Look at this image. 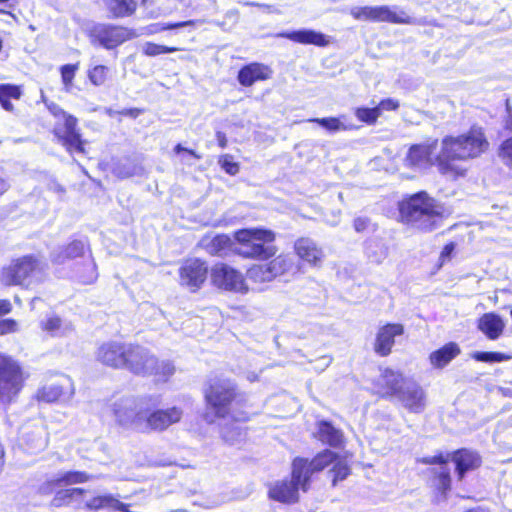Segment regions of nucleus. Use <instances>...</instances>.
Here are the masks:
<instances>
[{
  "mask_svg": "<svg viewBox=\"0 0 512 512\" xmlns=\"http://www.w3.org/2000/svg\"><path fill=\"white\" fill-rule=\"evenodd\" d=\"M234 252L243 259L256 260L246 271L255 283L271 282L288 273L293 261L289 254L278 253L276 233L264 227L241 228L233 233Z\"/></svg>",
  "mask_w": 512,
  "mask_h": 512,
  "instance_id": "1",
  "label": "nucleus"
},
{
  "mask_svg": "<svg viewBox=\"0 0 512 512\" xmlns=\"http://www.w3.org/2000/svg\"><path fill=\"white\" fill-rule=\"evenodd\" d=\"M490 149L485 129L473 124L458 135H446L436 156L438 172L453 181L466 177L468 169L461 162L481 157Z\"/></svg>",
  "mask_w": 512,
  "mask_h": 512,
  "instance_id": "2",
  "label": "nucleus"
},
{
  "mask_svg": "<svg viewBox=\"0 0 512 512\" xmlns=\"http://www.w3.org/2000/svg\"><path fill=\"white\" fill-rule=\"evenodd\" d=\"M331 461L329 454L317 453L312 458L295 457L291 462L289 477L270 482L267 498L283 505H295L300 502V492L310 491L314 475L323 471Z\"/></svg>",
  "mask_w": 512,
  "mask_h": 512,
  "instance_id": "3",
  "label": "nucleus"
},
{
  "mask_svg": "<svg viewBox=\"0 0 512 512\" xmlns=\"http://www.w3.org/2000/svg\"><path fill=\"white\" fill-rule=\"evenodd\" d=\"M100 360L109 367L126 368L134 374L153 376L157 381H167L174 367L138 345L107 343L100 348Z\"/></svg>",
  "mask_w": 512,
  "mask_h": 512,
  "instance_id": "4",
  "label": "nucleus"
},
{
  "mask_svg": "<svg viewBox=\"0 0 512 512\" xmlns=\"http://www.w3.org/2000/svg\"><path fill=\"white\" fill-rule=\"evenodd\" d=\"M202 393L206 409L216 418L230 417L235 421L249 419L248 399L234 380L211 376L205 381Z\"/></svg>",
  "mask_w": 512,
  "mask_h": 512,
  "instance_id": "5",
  "label": "nucleus"
},
{
  "mask_svg": "<svg viewBox=\"0 0 512 512\" xmlns=\"http://www.w3.org/2000/svg\"><path fill=\"white\" fill-rule=\"evenodd\" d=\"M398 221L420 232H431L446 216L444 205L427 191L405 195L397 204Z\"/></svg>",
  "mask_w": 512,
  "mask_h": 512,
  "instance_id": "6",
  "label": "nucleus"
},
{
  "mask_svg": "<svg viewBox=\"0 0 512 512\" xmlns=\"http://www.w3.org/2000/svg\"><path fill=\"white\" fill-rule=\"evenodd\" d=\"M45 264L34 255L15 258L2 268L0 282L5 286L28 287L34 279L44 272Z\"/></svg>",
  "mask_w": 512,
  "mask_h": 512,
  "instance_id": "7",
  "label": "nucleus"
},
{
  "mask_svg": "<svg viewBox=\"0 0 512 512\" xmlns=\"http://www.w3.org/2000/svg\"><path fill=\"white\" fill-rule=\"evenodd\" d=\"M26 376L20 364L11 356L0 353V403L14 402L22 388Z\"/></svg>",
  "mask_w": 512,
  "mask_h": 512,
  "instance_id": "8",
  "label": "nucleus"
},
{
  "mask_svg": "<svg viewBox=\"0 0 512 512\" xmlns=\"http://www.w3.org/2000/svg\"><path fill=\"white\" fill-rule=\"evenodd\" d=\"M49 111L64 122L55 127V135L68 151L84 152L80 135L76 132V119L67 116L66 113L55 103L47 104Z\"/></svg>",
  "mask_w": 512,
  "mask_h": 512,
  "instance_id": "9",
  "label": "nucleus"
},
{
  "mask_svg": "<svg viewBox=\"0 0 512 512\" xmlns=\"http://www.w3.org/2000/svg\"><path fill=\"white\" fill-rule=\"evenodd\" d=\"M424 464H438L428 470V485L433 493L440 498H445L451 490V476L448 467V458L443 455L424 457L420 460Z\"/></svg>",
  "mask_w": 512,
  "mask_h": 512,
  "instance_id": "10",
  "label": "nucleus"
},
{
  "mask_svg": "<svg viewBox=\"0 0 512 512\" xmlns=\"http://www.w3.org/2000/svg\"><path fill=\"white\" fill-rule=\"evenodd\" d=\"M209 267L205 260L200 258H186L182 261L179 270V283L181 286L195 293L201 289L208 278Z\"/></svg>",
  "mask_w": 512,
  "mask_h": 512,
  "instance_id": "11",
  "label": "nucleus"
},
{
  "mask_svg": "<svg viewBox=\"0 0 512 512\" xmlns=\"http://www.w3.org/2000/svg\"><path fill=\"white\" fill-rule=\"evenodd\" d=\"M404 382L405 377L402 372L386 367L382 369L380 375L373 380V393L381 399L397 398L403 388Z\"/></svg>",
  "mask_w": 512,
  "mask_h": 512,
  "instance_id": "12",
  "label": "nucleus"
},
{
  "mask_svg": "<svg viewBox=\"0 0 512 512\" xmlns=\"http://www.w3.org/2000/svg\"><path fill=\"white\" fill-rule=\"evenodd\" d=\"M405 333L402 323L387 322L381 325L375 334L373 350L380 357L389 356L396 344V338Z\"/></svg>",
  "mask_w": 512,
  "mask_h": 512,
  "instance_id": "13",
  "label": "nucleus"
},
{
  "mask_svg": "<svg viewBox=\"0 0 512 512\" xmlns=\"http://www.w3.org/2000/svg\"><path fill=\"white\" fill-rule=\"evenodd\" d=\"M212 282L218 288L228 291L247 290L243 275L227 264L220 263L211 270Z\"/></svg>",
  "mask_w": 512,
  "mask_h": 512,
  "instance_id": "14",
  "label": "nucleus"
},
{
  "mask_svg": "<svg viewBox=\"0 0 512 512\" xmlns=\"http://www.w3.org/2000/svg\"><path fill=\"white\" fill-rule=\"evenodd\" d=\"M311 438L329 448H344L346 437L343 430L329 420H318Z\"/></svg>",
  "mask_w": 512,
  "mask_h": 512,
  "instance_id": "15",
  "label": "nucleus"
},
{
  "mask_svg": "<svg viewBox=\"0 0 512 512\" xmlns=\"http://www.w3.org/2000/svg\"><path fill=\"white\" fill-rule=\"evenodd\" d=\"M437 146V139L411 145L405 156L406 164L412 168H430L436 165L434 154Z\"/></svg>",
  "mask_w": 512,
  "mask_h": 512,
  "instance_id": "16",
  "label": "nucleus"
},
{
  "mask_svg": "<svg viewBox=\"0 0 512 512\" xmlns=\"http://www.w3.org/2000/svg\"><path fill=\"white\" fill-rule=\"evenodd\" d=\"M77 502L78 508L94 509L96 502V495L93 491L85 490L82 488H70L58 491L52 499L54 507L68 505Z\"/></svg>",
  "mask_w": 512,
  "mask_h": 512,
  "instance_id": "17",
  "label": "nucleus"
},
{
  "mask_svg": "<svg viewBox=\"0 0 512 512\" xmlns=\"http://www.w3.org/2000/svg\"><path fill=\"white\" fill-rule=\"evenodd\" d=\"M273 76L272 68L262 62H250L240 67L237 81L243 87H251L257 82L270 80Z\"/></svg>",
  "mask_w": 512,
  "mask_h": 512,
  "instance_id": "18",
  "label": "nucleus"
},
{
  "mask_svg": "<svg viewBox=\"0 0 512 512\" xmlns=\"http://www.w3.org/2000/svg\"><path fill=\"white\" fill-rule=\"evenodd\" d=\"M183 416L180 407L167 409H156L149 412L145 417L146 427L154 431H164L173 424L178 423Z\"/></svg>",
  "mask_w": 512,
  "mask_h": 512,
  "instance_id": "19",
  "label": "nucleus"
},
{
  "mask_svg": "<svg viewBox=\"0 0 512 512\" xmlns=\"http://www.w3.org/2000/svg\"><path fill=\"white\" fill-rule=\"evenodd\" d=\"M296 256L310 266H320L324 259L322 248L309 237H299L293 245Z\"/></svg>",
  "mask_w": 512,
  "mask_h": 512,
  "instance_id": "20",
  "label": "nucleus"
},
{
  "mask_svg": "<svg viewBox=\"0 0 512 512\" xmlns=\"http://www.w3.org/2000/svg\"><path fill=\"white\" fill-rule=\"evenodd\" d=\"M278 37L290 40L294 43L313 45L316 47H327L330 44V40L327 35L312 29L284 31L279 33Z\"/></svg>",
  "mask_w": 512,
  "mask_h": 512,
  "instance_id": "21",
  "label": "nucleus"
},
{
  "mask_svg": "<svg viewBox=\"0 0 512 512\" xmlns=\"http://www.w3.org/2000/svg\"><path fill=\"white\" fill-rule=\"evenodd\" d=\"M397 398L407 410L413 413L422 412L426 405V393L424 389L415 382L406 386L404 389L402 388Z\"/></svg>",
  "mask_w": 512,
  "mask_h": 512,
  "instance_id": "22",
  "label": "nucleus"
},
{
  "mask_svg": "<svg viewBox=\"0 0 512 512\" xmlns=\"http://www.w3.org/2000/svg\"><path fill=\"white\" fill-rule=\"evenodd\" d=\"M134 37V32L122 26L107 25L98 32V42L107 49H113Z\"/></svg>",
  "mask_w": 512,
  "mask_h": 512,
  "instance_id": "23",
  "label": "nucleus"
},
{
  "mask_svg": "<svg viewBox=\"0 0 512 512\" xmlns=\"http://www.w3.org/2000/svg\"><path fill=\"white\" fill-rule=\"evenodd\" d=\"M153 0H103L109 16L114 19L126 18L135 14L138 6H147Z\"/></svg>",
  "mask_w": 512,
  "mask_h": 512,
  "instance_id": "24",
  "label": "nucleus"
},
{
  "mask_svg": "<svg viewBox=\"0 0 512 512\" xmlns=\"http://www.w3.org/2000/svg\"><path fill=\"white\" fill-rule=\"evenodd\" d=\"M68 391L69 397L74 393L72 383L69 378H63L59 382L48 383L41 386L36 392V399L46 403L60 400Z\"/></svg>",
  "mask_w": 512,
  "mask_h": 512,
  "instance_id": "25",
  "label": "nucleus"
},
{
  "mask_svg": "<svg viewBox=\"0 0 512 512\" xmlns=\"http://www.w3.org/2000/svg\"><path fill=\"white\" fill-rule=\"evenodd\" d=\"M477 328L489 340H497L505 330V322L502 317L495 312H487L482 314L477 320Z\"/></svg>",
  "mask_w": 512,
  "mask_h": 512,
  "instance_id": "26",
  "label": "nucleus"
},
{
  "mask_svg": "<svg viewBox=\"0 0 512 512\" xmlns=\"http://www.w3.org/2000/svg\"><path fill=\"white\" fill-rule=\"evenodd\" d=\"M41 329L52 337H66L75 330L73 323L57 314H49L40 322Z\"/></svg>",
  "mask_w": 512,
  "mask_h": 512,
  "instance_id": "27",
  "label": "nucleus"
},
{
  "mask_svg": "<svg viewBox=\"0 0 512 512\" xmlns=\"http://www.w3.org/2000/svg\"><path fill=\"white\" fill-rule=\"evenodd\" d=\"M452 460L455 462L458 479H463L466 472L477 469L481 465L480 456L471 450H454Z\"/></svg>",
  "mask_w": 512,
  "mask_h": 512,
  "instance_id": "28",
  "label": "nucleus"
},
{
  "mask_svg": "<svg viewBox=\"0 0 512 512\" xmlns=\"http://www.w3.org/2000/svg\"><path fill=\"white\" fill-rule=\"evenodd\" d=\"M460 354V346L456 342L451 341L431 352L429 362L434 368L443 369Z\"/></svg>",
  "mask_w": 512,
  "mask_h": 512,
  "instance_id": "29",
  "label": "nucleus"
},
{
  "mask_svg": "<svg viewBox=\"0 0 512 512\" xmlns=\"http://www.w3.org/2000/svg\"><path fill=\"white\" fill-rule=\"evenodd\" d=\"M374 22H387L391 24H414L416 21L405 11L396 12L390 6H374Z\"/></svg>",
  "mask_w": 512,
  "mask_h": 512,
  "instance_id": "30",
  "label": "nucleus"
},
{
  "mask_svg": "<svg viewBox=\"0 0 512 512\" xmlns=\"http://www.w3.org/2000/svg\"><path fill=\"white\" fill-rule=\"evenodd\" d=\"M319 453L329 454L331 461L326 466H330V474L332 475V486L335 487L340 481L345 480L351 474V467L347 460L340 458L332 450H322Z\"/></svg>",
  "mask_w": 512,
  "mask_h": 512,
  "instance_id": "31",
  "label": "nucleus"
},
{
  "mask_svg": "<svg viewBox=\"0 0 512 512\" xmlns=\"http://www.w3.org/2000/svg\"><path fill=\"white\" fill-rule=\"evenodd\" d=\"M89 479V476L80 471H68L60 475L54 480L47 482L45 485L41 486L40 491L42 493H49L54 486H68L78 483L86 482Z\"/></svg>",
  "mask_w": 512,
  "mask_h": 512,
  "instance_id": "32",
  "label": "nucleus"
},
{
  "mask_svg": "<svg viewBox=\"0 0 512 512\" xmlns=\"http://www.w3.org/2000/svg\"><path fill=\"white\" fill-rule=\"evenodd\" d=\"M204 247L206 251L212 255L217 256L221 252L227 250L231 246V238L226 234H217L213 237L203 238Z\"/></svg>",
  "mask_w": 512,
  "mask_h": 512,
  "instance_id": "33",
  "label": "nucleus"
},
{
  "mask_svg": "<svg viewBox=\"0 0 512 512\" xmlns=\"http://www.w3.org/2000/svg\"><path fill=\"white\" fill-rule=\"evenodd\" d=\"M86 244L81 240H74L69 243L60 253L53 254V261L60 264L66 259H72L81 256L85 251Z\"/></svg>",
  "mask_w": 512,
  "mask_h": 512,
  "instance_id": "34",
  "label": "nucleus"
},
{
  "mask_svg": "<svg viewBox=\"0 0 512 512\" xmlns=\"http://www.w3.org/2000/svg\"><path fill=\"white\" fill-rule=\"evenodd\" d=\"M21 97V90L18 86L12 84L0 85V103L6 111L12 112L14 106L10 99H19Z\"/></svg>",
  "mask_w": 512,
  "mask_h": 512,
  "instance_id": "35",
  "label": "nucleus"
},
{
  "mask_svg": "<svg viewBox=\"0 0 512 512\" xmlns=\"http://www.w3.org/2000/svg\"><path fill=\"white\" fill-rule=\"evenodd\" d=\"M179 51H183V49L176 46H165L154 42H146L142 47V54L147 57H156L162 54Z\"/></svg>",
  "mask_w": 512,
  "mask_h": 512,
  "instance_id": "36",
  "label": "nucleus"
},
{
  "mask_svg": "<svg viewBox=\"0 0 512 512\" xmlns=\"http://www.w3.org/2000/svg\"><path fill=\"white\" fill-rule=\"evenodd\" d=\"M472 358L479 362L499 363L510 360L512 357L508 354L496 351H478L472 354Z\"/></svg>",
  "mask_w": 512,
  "mask_h": 512,
  "instance_id": "37",
  "label": "nucleus"
},
{
  "mask_svg": "<svg viewBox=\"0 0 512 512\" xmlns=\"http://www.w3.org/2000/svg\"><path fill=\"white\" fill-rule=\"evenodd\" d=\"M354 115L358 121L366 125H375L380 117L378 110L375 107H357L354 110Z\"/></svg>",
  "mask_w": 512,
  "mask_h": 512,
  "instance_id": "38",
  "label": "nucleus"
},
{
  "mask_svg": "<svg viewBox=\"0 0 512 512\" xmlns=\"http://www.w3.org/2000/svg\"><path fill=\"white\" fill-rule=\"evenodd\" d=\"M309 122L317 123L330 133L348 129V127L343 124L338 117L313 118L310 119Z\"/></svg>",
  "mask_w": 512,
  "mask_h": 512,
  "instance_id": "39",
  "label": "nucleus"
},
{
  "mask_svg": "<svg viewBox=\"0 0 512 512\" xmlns=\"http://www.w3.org/2000/svg\"><path fill=\"white\" fill-rule=\"evenodd\" d=\"M132 404L129 399H121L120 402H114L112 413L119 423L125 422L132 415Z\"/></svg>",
  "mask_w": 512,
  "mask_h": 512,
  "instance_id": "40",
  "label": "nucleus"
},
{
  "mask_svg": "<svg viewBox=\"0 0 512 512\" xmlns=\"http://www.w3.org/2000/svg\"><path fill=\"white\" fill-rule=\"evenodd\" d=\"M98 509L127 512V506L110 495L98 496Z\"/></svg>",
  "mask_w": 512,
  "mask_h": 512,
  "instance_id": "41",
  "label": "nucleus"
},
{
  "mask_svg": "<svg viewBox=\"0 0 512 512\" xmlns=\"http://www.w3.org/2000/svg\"><path fill=\"white\" fill-rule=\"evenodd\" d=\"M497 154L505 166L512 168V136L501 142Z\"/></svg>",
  "mask_w": 512,
  "mask_h": 512,
  "instance_id": "42",
  "label": "nucleus"
},
{
  "mask_svg": "<svg viewBox=\"0 0 512 512\" xmlns=\"http://www.w3.org/2000/svg\"><path fill=\"white\" fill-rule=\"evenodd\" d=\"M218 164L230 176H235L240 171V164L234 161L233 156L230 154L219 156Z\"/></svg>",
  "mask_w": 512,
  "mask_h": 512,
  "instance_id": "43",
  "label": "nucleus"
},
{
  "mask_svg": "<svg viewBox=\"0 0 512 512\" xmlns=\"http://www.w3.org/2000/svg\"><path fill=\"white\" fill-rule=\"evenodd\" d=\"M350 15L358 21L374 22V6H362L351 9Z\"/></svg>",
  "mask_w": 512,
  "mask_h": 512,
  "instance_id": "44",
  "label": "nucleus"
},
{
  "mask_svg": "<svg viewBox=\"0 0 512 512\" xmlns=\"http://www.w3.org/2000/svg\"><path fill=\"white\" fill-rule=\"evenodd\" d=\"M78 69L77 64H67L61 67V78L64 85L65 91L69 92L72 88V80L75 76V72Z\"/></svg>",
  "mask_w": 512,
  "mask_h": 512,
  "instance_id": "45",
  "label": "nucleus"
},
{
  "mask_svg": "<svg viewBox=\"0 0 512 512\" xmlns=\"http://www.w3.org/2000/svg\"><path fill=\"white\" fill-rule=\"evenodd\" d=\"M196 20H187V21H181V22H173V23H163V24H154L153 27H154V30L153 32L155 33H158V32H163V31H166V30H173V29H177V28H182V27H186V26H194L196 24Z\"/></svg>",
  "mask_w": 512,
  "mask_h": 512,
  "instance_id": "46",
  "label": "nucleus"
},
{
  "mask_svg": "<svg viewBox=\"0 0 512 512\" xmlns=\"http://www.w3.org/2000/svg\"><path fill=\"white\" fill-rule=\"evenodd\" d=\"M400 107L398 100L393 98L382 99L376 106L379 115L381 116L383 111H397Z\"/></svg>",
  "mask_w": 512,
  "mask_h": 512,
  "instance_id": "47",
  "label": "nucleus"
},
{
  "mask_svg": "<svg viewBox=\"0 0 512 512\" xmlns=\"http://www.w3.org/2000/svg\"><path fill=\"white\" fill-rule=\"evenodd\" d=\"M18 331V322L14 319H4L0 321V335L14 333Z\"/></svg>",
  "mask_w": 512,
  "mask_h": 512,
  "instance_id": "48",
  "label": "nucleus"
},
{
  "mask_svg": "<svg viewBox=\"0 0 512 512\" xmlns=\"http://www.w3.org/2000/svg\"><path fill=\"white\" fill-rule=\"evenodd\" d=\"M371 225V221L368 217H356L353 221V227L356 232L363 233L366 232Z\"/></svg>",
  "mask_w": 512,
  "mask_h": 512,
  "instance_id": "49",
  "label": "nucleus"
},
{
  "mask_svg": "<svg viewBox=\"0 0 512 512\" xmlns=\"http://www.w3.org/2000/svg\"><path fill=\"white\" fill-rule=\"evenodd\" d=\"M455 248H456V244L454 242L451 241V242L446 243L440 252V256H439L440 262L445 263L448 260H450L451 255L454 252Z\"/></svg>",
  "mask_w": 512,
  "mask_h": 512,
  "instance_id": "50",
  "label": "nucleus"
},
{
  "mask_svg": "<svg viewBox=\"0 0 512 512\" xmlns=\"http://www.w3.org/2000/svg\"><path fill=\"white\" fill-rule=\"evenodd\" d=\"M173 150L176 154L185 153L196 160L201 159V155L198 154L195 150L186 148L182 146L180 143L176 144Z\"/></svg>",
  "mask_w": 512,
  "mask_h": 512,
  "instance_id": "51",
  "label": "nucleus"
},
{
  "mask_svg": "<svg viewBox=\"0 0 512 512\" xmlns=\"http://www.w3.org/2000/svg\"><path fill=\"white\" fill-rule=\"evenodd\" d=\"M144 112H145V109H142V108H127V109H123V110L119 111L118 114L123 117L137 118Z\"/></svg>",
  "mask_w": 512,
  "mask_h": 512,
  "instance_id": "52",
  "label": "nucleus"
},
{
  "mask_svg": "<svg viewBox=\"0 0 512 512\" xmlns=\"http://www.w3.org/2000/svg\"><path fill=\"white\" fill-rule=\"evenodd\" d=\"M215 136H216L218 146L222 149L226 148L227 144H228L226 134L222 131H217Z\"/></svg>",
  "mask_w": 512,
  "mask_h": 512,
  "instance_id": "53",
  "label": "nucleus"
},
{
  "mask_svg": "<svg viewBox=\"0 0 512 512\" xmlns=\"http://www.w3.org/2000/svg\"><path fill=\"white\" fill-rule=\"evenodd\" d=\"M12 305L9 300H0V316L10 313Z\"/></svg>",
  "mask_w": 512,
  "mask_h": 512,
  "instance_id": "54",
  "label": "nucleus"
},
{
  "mask_svg": "<svg viewBox=\"0 0 512 512\" xmlns=\"http://www.w3.org/2000/svg\"><path fill=\"white\" fill-rule=\"evenodd\" d=\"M504 129L510 133H512V114L505 119Z\"/></svg>",
  "mask_w": 512,
  "mask_h": 512,
  "instance_id": "55",
  "label": "nucleus"
},
{
  "mask_svg": "<svg viewBox=\"0 0 512 512\" xmlns=\"http://www.w3.org/2000/svg\"><path fill=\"white\" fill-rule=\"evenodd\" d=\"M8 188L9 184L7 183V181L0 177V195L6 192Z\"/></svg>",
  "mask_w": 512,
  "mask_h": 512,
  "instance_id": "56",
  "label": "nucleus"
},
{
  "mask_svg": "<svg viewBox=\"0 0 512 512\" xmlns=\"http://www.w3.org/2000/svg\"><path fill=\"white\" fill-rule=\"evenodd\" d=\"M173 464H175V463L171 462V461H158V462L154 463L155 466H170Z\"/></svg>",
  "mask_w": 512,
  "mask_h": 512,
  "instance_id": "57",
  "label": "nucleus"
},
{
  "mask_svg": "<svg viewBox=\"0 0 512 512\" xmlns=\"http://www.w3.org/2000/svg\"><path fill=\"white\" fill-rule=\"evenodd\" d=\"M89 78L93 84H96V80L94 78L93 71H89Z\"/></svg>",
  "mask_w": 512,
  "mask_h": 512,
  "instance_id": "58",
  "label": "nucleus"
},
{
  "mask_svg": "<svg viewBox=\"0 0 512 512\" xmlns=\"http://www.w3.org/2000/svg\"><path fill=\"white\" fill-rule=\"evenodd\" d=\"M37 433L42 435L44 433V431H43V429L41 427H38L37 428Z\"/></svg>",
  "mask_w": 512,
  "mask_h": 512,
  "instance_id": "59",
  "label": "nucleus"
},
{
  "mask_svg": "<svg viewBox=\"0 0 512 512\" xmlns=\"http://www.w3.org/2000/svg\"><path fill=\"white\" fill-rule=\"evenodd\" d=\"M230 432H231V433H234V431H233V430H231ZM235 433H236L237 435H239V436L242 434V433H241V431H239V430H238V431H235Z\"/></svg>",
  "mask_w": 512,
  "mask_h": 512,
  "instance_id": "60",
  "label": "nucleus"
},
{
  "mask_svg": "<svg viewBox=\"0 0 512 512\" xmlns=\"http://www.w3.org/2000/svg\"><path fill=\"white\" fill-rule=\"evenodd\" d=\"M8 0H0V3H4V2H7Z\"/></svg>",
  "mask_w": 512,
  "mask_h": 512,
  "instance_id": "61",
  "label": "nucleus"
},
{
  "mask_svg": "<svg viewBox=\"0 0 512 512\" xmlns=\"http://www.w3.org/2000/svg\"><path fill=\"white\" fill-rule=\"evenodd\" d=\"M0 12H1V13H5V11H4V10H0Z\"/></svg>",
  "mask_w": 512,
  "mask_h": 512,
  "instance_id": "62",
  "label": "nucleus"
}]
</instances>
